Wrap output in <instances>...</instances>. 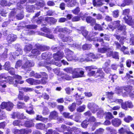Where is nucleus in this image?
Here are the masks:
<instances>
[{"label":"nucleus","mask_w":134,"mask_h":134,"mask_svg":"<svg viewBox=\"0 0 134 134\" xmlns=\"http://www.w3.org/2000/svg\"><path fill=\"white\" fill-rule=\"evenodd\" d=\"M65 53L66 57L68 61H75L77 60L76 57L74 55L73 52L69 49H66Z\"/></svg>","instance_id":"2"},{"label":"nucleus","mask_w":134,"mask_h":134,"mask_svg":"<svg viewBox=\"0 0 134 134\" xmlns=\"http://www.w3.org/2000/svg\"><path fill=\"white\" fill-rule=\"evenodd\" d=\"M45 125L41 123H37L36 124L35 127L37 129L43 130L45 128Z\"/></svg>","instance_id":"28"},{"label":"nucleus","mask_w":134,"mask_h":134,"mask_svg":"<svg viewBox=\"0 0 134 134\" xmlns=\"http://www.w3.org/2000/svg\"><path fill=\"white\" fill-rule=\"evenodd\" d=\"M120 23V20L114 21L111 23V25H108L109 28L112 31H114V30L117 28L118 31L122 32L121 35L126 36V26L124 25H121Z\"/></svg>","instance_id":"1"},{"label":"nucleus","mask_w":134,"mask_h":134,"mask_svg":"<svg viewBox=\"0 0 134 134\" xmlns=\"http://www.w3.org/2000/svg\"><path fill=\"white\" fill-rule=\"evenodd\" d=\"M86 21L88 24H90L92 26L94 25L96 22V19L90 16L86 17Z\"/></svg>","instance_id":"9"},{"label":"nucleus","mask_w":134,"mask_h":134,"mask_svg":"<svg viewBox=\"0 0 134 134\" xmlns=\"http://www.w3.org/2000/svg\"><path fill=\"white\" fill-rule=\"evenodd\" d=\"M82 16L80 15H76L72 17L71 21L72 22H76L80 21Z\"/></svg>","instance_id":"33"},{"label":"nucleus","mask_w":134,"mask_h":134,"mask_svg":"<svg viewBox=\"0 0 134 134\" xmlns=\"http://www.w3.org/2000/svg\"><path fill=\"white\" fill-rule=\"evenodd\" d=\"M20 89L23 90L25 92H30L32 91L33 90L32 88L29 87L21 88V89Z\"/></svg>","instance_id":"57"},{"label":"nucleus","mask_w":134,"mask_h":134,"mask_svg":"<svg viewBox=\"0 0 134 134\" xmlns=\"http://www.w3.org/2000/svg\"><path fill=\"white\" fill-rule=\"evenodd\" d=\"M58 113L57 111L54 110L50 113L49 117H58Z\"/></svg>","instance_id":"32"},{"label":"nucleus","mask_w":134,"mask_h":134,"mask_svg":"<svg viewBox=\"0 0 134 134\" xmlns=\"http://www.w3.org/2000/svg\"><path fill=\"white\" fill-rule=\"evenodd\" d=\"M97 114L98 117H103L104 114V113L103 110H100L97 113Z\"/></svg>","instance_id":"56"},{"label":"nucleus","mask_w":134,"mask_h":134,"mask_svg":"<svg viewBox=\"0 0 134 134\" xmlns=\"http://www.w3.org/2000/svg\"><path fill=\"white\" fill-rule=\"evenodd\" d=\"M37 44L35 45V48H34V56L38 55L41 54L39 49H37Z\"/></svg>","instance_id":"39"},{"label":"nucleus","mask_w":134,"mask_h":134,"mask_svg":"<svg viewBox=\"0 0 134 134\" xmlns=\"http://www.w3.org/2000/svg\"><path fill=\"white\" fill-rule=\"evenodd\" d=\"M78 4V3L76 0H70L69 2L67 3V5L68 7H72L75 6Z\"/></svg>","instance_id":"23"},{"label":"nucleus","mask_w":134,"mask_h":134,"mask_svg":"<svg viewBox=\"0 0 134 134\" xmlns=\"http://www.w3.org/2000/svg\"><path fill=\"white\" fill-rule=\"evenodd\" d=\"M13 124L14 126H23L22 124L21 123L20 121L18 120L14 121L13 122Z\"/></svg>","instance_id":"53"},{"label":"nucleus","mask_w":134,"mask_h":134,"mask_svg":"<svg viewBox=\"0 0 134 134\" xmlns=\"http://www.w3.org/2000/svg\"><path fill=\"white\" fill-rule=\"evenodd\" d=\"M6 79H7V81L9 83L12 84L14 83V79L13 77L9 76L7 77Z\"/></svg>","instance_id":"51"},{"label":"nucleus","mask_w":134,"mask_h":134,"mask_svg":"<svg viewBox=\"0 0 134 134\" xmlns=\"http://www.w3.org/2000/svg\"><path fill=\"white\" fill-rule=\"evenodd\" d=\"M112 125L114 126L117 127L121 124V120L118 118H116L113 119L111 121Z\"/></svg>","instance_id":"16"},{"label":"nucleus","mask_w":134,"mask_h":134,"mask_svg":"<svg viewBox=\"0 0 134 134\" xmlns=\"http://www.w3.org/2000/svg\"><path fill=\"white\" fill-rule=\"evenodd\" d=\"M78 30L80 31L82 34L85 38H86L88 32L85 29V27L83 26H81Z\"/></svg>","instance_id":"14"},{"label":"nucleus","mask_w":134,"mask_h":134,"mask_svg":"<svg viewBox=\"0 0 134 134\" xmlns=\"http://www.w3.org/2000/svg\"><path fill=\"white\" fill-rule=\"evenodd\" d=\"M42 58L44 60H49L51 59V57L48 55L46 52L44 53L41 55Z\"/></svg>","instance_id":"27"},{"label":"nucleus","mask_w":134,"mask_h":134,"mask_svg":"<svg viewBox=\"0 0 134 134\" xmlns=\"http://www.w3.org/2000/svg\"><path fill=\"white\" fill-rule=\"evenodd\" d=\"M34 3H36L34 5V8L37 9L44 7L46 4L45 2L43 0H39L37 1V0H34Z\"/></svg>","instance_id":"6"},{"label":"nucleus","mask_w":134,"mask_h":134,"mask_svg":"<svg viewBox=\"0 0 134 134\" xmlns=\"http://www.w3.org/2000/svg\"><path fill=\"white\" fill-rule=\"evenodd\" d=\"M57 108L60 113L64 110V107L62 105H58L57 106Z\"/></svg>","instance_id":"54"},{"label":"nucleus","mask_w":134,"mask_h":134,"mask_svg":"<svg viewBox=\"0 0 134 134\" xmlns=\"http://www.w3.org/2000/svg\"><path fill=\"white\" fill-rule=\"evenodd\" d=\"M40 30L46 33H48L49 31V29L46 26L41 28Z\"/></svg>","instance_id":"63"},{"label":"nucleus","mask_w":134,"mask_h":134,"mask_svg":"<svg viewBox=\"0 0 134 134\" xmlns=\"http://www.w3.org/2000/svg\"><path fill=\"white\" fill-rule=\"evenodd\" d=\"M104 130L101 128L97 129L94 132V134H102Z\"/></svg>","instance_id":"50"},{"label":"nucleus","mask_w":134,"mask_h":134,"mask_svg":"<svg viewBox=\"0 0 134 134\" xmlns=\"http://www.w3.org/2000/svg\"><path fill=\"white\" fill-rule=\"evenodd\" d=\"M72 78H77L82 77L84 74V72L82 70H80L79 69H77L72 71Z\"/></svg>","instance_id":"4"},{"label":"nucleus","mask_w":134,"mask_h":134,"mask_svg":"<svg viewBox=\"0 0 134 134\" xmlns=\"http://www.w3.org/2000/svg\"><path fill=\"white\" fill-rule=\"evenodd\" d=\"M107 93L108 98L110 99H112L113 97V95L114 94V93H113L112 91L108 92Z\"/></svg>","instance_id":"58"},{"label":"nucleus","mask_w":134,"mask_h":134,"mask_svg":"<svg viewBox=\"0 0 134 134\" xmlns=\"http://www.w3.org/2000/svg\"><path fill=\"white\" fill-rule=\"evenodd\" d=\"M55 30L58 32L64 33H69L70 31L69 29L66 27L59 28L58 27H57L55 28Z\"/></svg>","instance_id":"19"},{"label":"nucleus","mask_w":134,"mask_h":134,"mask_svg":"<svg viewBox=\"0 0 134 134\" xmlns=\"http://www.w3.org/2000/svg\"><path fill=\"white\" fill-rule=\"evenodd\" d=\"M4 67L5 70H8L10 68V63L9 62H7L4 65Z\"/></svg>","instance_id":"46"},{"label":"nucleus","mask_w":134,"mask_h":134,"mask_svg":"<svg viewBox=\"0 0 134 134\" xmlns=\"http://www.w3.org/2000/svg\"><path fill=\"white\" fill-rule=\"evenodd\" d=\"M72 78V76H70L67 74H63L58 79L59 81H61V80L69 81L71 80Z\"/></svg>","instance_id":"13"},{"label":"nucleus","mask_w":134,"mask_h":134,"mask_svg":"<svg viewBox=\"0 0 134 134\" xmlns=\"http://www.w3.org/2000/svg\"><path fill=\"white\" fill-rule=\"evenodd\" d=\"M126 102L128 108H133V105L131 101L129 100L127 101Z\"/></svg>","instance_id":"62"},{"label":"nucleus","mask_w":134,"mask_h":134,"mask_svg":"<svg viewBox=\"0 0 134 134\" xmlns=\"http://www.w3.org/2000/svg\"><path fill=\"white\" fill-rule=\"evenodd\" d=\"M92 16H96V19L97 20L101 19L102 18V15L99 13H98L97 14L95 13H94L92 14Z\"/></svg>","instance_id":"47"},{"label":"nucleus","mask_w":134,"mask_h":134,"mask_svg":"<svg viewBox=\"0 0 134 134\" xmlns=\"http://www.w3.org/2000/svg\"><path fill=\"white\" fill-rule=\"evenodd\" d=\"M76 107V104L75 103H73L70 106L68 107V109L71 111L72 112L75 109Z\"/></svg>","instance_id":"36"},{"label":"nucleus","mask_w":134,"mask_h":134,"mask_svg":"<svg viewBox=\"0 0 134 134\" xmlns=\"http://www.w3.org/2000/svg\"><path fill=\"white\" fill-rule=\"evenodd\" d=\"M95 25L94 27V29L95 30H98V31H101L103 30V27L101 25L99 24H95Z\"/></svg>","instance_id":"26"},{"label":"nucleus","mask_w":134,"mask_h":134,"mask_svg":"<svg viewBox=\"0 0 134 134\" xmlns=\"http://www.w3.org/2000/svg\"><path fill=\"white\" fill-rule=\"evenodd\" d=\"M86 55L87 58L86 59L88 61L92 60V59H94L98 58V57L96 55H94L93 53H90L87 54Z\"/></svg>","instance_id":"18"},{"label":"nucleus","mask_w":134,"mask_h":134,"mask_svg":"<svg viewBox=\"0 0 134 134\" xmlns=\"http://www.w3.org/2000/svg\"><path fill=\"white\" fill-rule=\"evenodd\" d=\"M58 37L64 42H71L72 40L69 36H66L64 34L60 33L58 35Z\"/></svg>","instance_id":"7"},{"label":"nucleus","mask_w":134,"mask_h":134,"mask_svg":"<svg viewBox=\"0 0 134 134\" xmlns=\"http://www.w3.org/2000/svg\"><path fill=\"white\" fill-rule=\"evenodd\" d=\"M125 22L129 25H131L132 22V19L131 17L129 15L125 16L123 18Z\"/></svg>","instance_id":"22"},{"label":"nucleus","mask_w":134,"mask_h":134,"mask_svg":"<svg viewBox=\"0 0 134 134\" xmlns=\"http://www.w3.org/2000/svg\"><path fill=\"white\" fill-rule=\"evenodd\" d=\"M55 64L56 66H60V63H58L57 62H53L52 60V61H51L50 62H41L39 63L38 65L40 66H42L44 67L46 64Z\"/></svg>","instance_id":"10"},{"label":"nucleus","mask_w":134,"mask_h":134,"mask_svg":"<svg viewBox=\"0 0 134 134\" xmlns=\"http://www.w3.org/2000/svg\"><path fill=\"white\" fill-rule=\"evenodd\" d=\"M87 107L93 113H95L99 109L98 106L93 102L89 103L87 105Z\"/></svg>","instance_id":"5"},{"label":"nucleus","mask_w":134,"mask_h":134,"mask_svg":"<svg viewBox=\"0 0 134 134\" xmlns=\"http://www.w3.org/2000/svg\"><path fill=\"white\" fill-rule=\"evenodd\" d=\"M127 130L123 127L121 128L118 130L119 133L120 134H124L126 133Z\"/></svg>","instance_id":"59"},{"label":"nucleus","mask_w":134,"mask_h":134,"mask_svg":"<svg viewBox=\"0 0 134 134\" xmlns=\"http://www.w3.org/2000/svg\"><path fill=\"white\" fill-rule=\"evenodd\" d=\"M96 78L101 76L102 77L103 76H104L105 73L102 70V68H99L96 72Z\"/></svg>","instance_id":"21"},{"label":"nucleus","mask_w":134,"mask_h":134,"mask_svg":"<svg viewBox=\"0 0 134 134\" xmlns=\"http://www.w3.org/2000/svg\"><path fill=\"white\" fill-rule=\"evenodd\" d=\"M16 106L17 108L19 109L23 108L25 107L24 103L20 102H18Z\"/></svg>","instance_id":"37"},{"label":"nucleus","mask_w":134,"mask_h":134,"mask_svg":"<svg viewBox=\"0 0 134 134\" xmlns=\"http://www.w3.org/2000/svg\"><path fill=\"white\" fill-rule=\"evenodd\" d=\"M16 36L15 35L13 34H10L8 35L7 38V41L9 43H10L16 40Z\"/></svg>","instance_id":"15"},{"label":"nucleus","mask_w":134,"mask_h":134,"mask_svg":"<svg viewBox=\"0 0 134 134\" xmlns=\"http://www.w3.org/2000/svg\"><path fill=\"white\" fill-rule=\"evenodd\" d=\"M33 124V121L32 120L26 121L24 124V125L26 127H30Z\"/></svg>","instance_id":"34"},{"label":"nucleus","mask_w":134,"mask_h":134,"mask_svg":"<svg viewBox=\"0 0 134 134\" xmlns=\"http://www.w3.org/2000/svg\"><path fill=\"white\" fill-rule=\"evenodd\" d=\"M85 105H83L82 106H80L76 109V110L77 112H83L85 109Z\"/></svg>","instance_id":"35"},{"label":"nucleus","mask_w":134,"mask_h":134,"mask_svg":"<svg viewBox=\"0 0 134 134\" xmlns=\"http://www.w3.org/2000/svg\"><path fill=\"white\" fill-rule=\"evenodd\" d=\"M31 65L30 62L29 60H27L24 64L22 66V68H25L31 66Z\"/></svg>","instance_id":"41"},{"label":"nucleus","mask_w":134,"mask_h":134,"mask_svg":"<svg viewBox=\"0 0 134 134\" xmlns=\"http://www.w3.org/2000/svg\"><path fill=\"white\" fill-rule=\"evenodd\" d=\"M97 68H95V67L93 66V65L91 66H87L85 67V69L88 72H90L92 69H96Z\"/></svg>","instance_id":"44"},{"label":"nucleus","mask_w":134,"mask_h":134,"mask_svg":"<svg viewBox=\"0 0 134 134\" xmlns=\"http://www.w3.org/2000/svg\"><path fill=\"white\" fill-rule=\"evenodd\" d=\"M128 49V47H125L124 46H123L120 49V50L121 51L123 52L124 54H129V51L125 52V51L126 49Z\"/></svg>","instance_id":"43"},{"label":"nucleus","mask_w":134,"mask_h":134,"mask_svg":"<svg viewBox=\"0 0 134 134\" xmlns=\"http://www.w3.org/2000/svg\"><path fill=\"white\" fill-rule=\"evenodd\" d=\"M32 48V46L31 44H29L25 46L24 50L25 52H27V51H30Z\"/></svg>","instance_id":"48"},{"label":"nucleus","mask_w":134,"mask_h":134,"mask_svg":"<svg viewBox=\"0 0 134 134\" xmlns=\"http://www.w3.org/2000/svg\"><path fill=\"white\" fill-rule=\"evenodd\" d=\"M57 53L53 54V57L55 60L57 61H59L64 56V53L61 50H59L57 52Z\"/></svg>","instance_id":"8"},{"label":"nucleus","mask_w":134,"mask_h":134,"mask_svg":"<svg viewBox=\"0 0 134 134\" xmlns=\"http://www.w3.org/2000/svg\"><path fill=\"white\" fill-rule=\"evenodd\" d=\"M80 12V8L79 7H77L71 10L72 12L75 15H78Z\"/></svg>","instance_id":"31"},{"label":"nucleus","mask_w":134,"mask_h":134,"mask_svg":"<svg viewBox=\"0 0 134 134\" xmlns=\"http://www.w3.org/2000/svg\"><path fill=\"white\" fill-rule=\"evenodd\" d=\"M107 130L110 132L111 134H116L117 133L116 130L111 127H107Z\"/></svg>","instance_id":"38"},{"label":"nucleus","mask_w":134,"mask_h":134,"mask_svg":"<svg viewBox=\"0 0 134 134\" xmlns=\"http://www.w3.org/2000/svg\"><path fill=\"white\" fill-rule=\"evenodd\" d=\"M37 48L39 49V50L41 51H47L50 49L49 46L44 45L37 44Z\"/></svg>","instance_id":"17"},{"label":"nucleus","mask_w":134,"mask_h":134,"mask_svg":"<svg viewBox=\"0 0 134 134\" xmlns=\"http://www.w3.org/2000/svg\"><path fill=\"white\" fill-rule=\"evenodd\" d=\"M88 121L87 120H85L83 121L81 124V126L84 128H87L88 123Z\"/></svg>","instance_id":"45"},{"label":"nucleus","mask_w":134,"mask_h":134,"mask_svg":"<svg viewBox=\"0 0 134 134\" xmlns=\"http://www.w3.org/2000/svg\"><path fill=\"white\" fill-rule=\"evenodd\" d=\"M45 134H60L56 130H53L51 129L48 130V132Z\"/></svg>","instance_id":"40"},{"label":"nucleus","mask_w":134,"mask_h":134,"mask_svg":"<svg viewBox=\"0 0 134 134\" xmlns=\"http://www.w3.org/2000/svg\"><path fill=\"white\" fill-rule=\"evenodd\" d=\"M103 0H92V3L94 7H100L104 4Z\"/></svg>","instance_id":"11"},{"label":"nucleus","mask_w":134,"mask_h":134,"mask_svg":"<svg viewBox=\"0 0 134 134\" xmlns=\"http://www.w3.org/2000/svg\"><path fill=\"white\" fill-rule=\"evenodd\" d=\"M119 12L118 10H114L112 12L113 16L114 18H118L119 16Z\"/></svg>","instance_id":"42"},{"label":"nucleus","mask_w":134,"mask_h":134,"mask_svg":"<svg viewBox=\"0 0 134 134\" xmlns=\"http://www.w3.org/2000/svg\"><path fill=\"white\" fill-rule=\"evenodd\" d=\"M14 77L16 79V80H15L16 83L22 84L24 83V81H19V80L21 79V76L18 75H15Z\"/></svg>","instance_id":"25"},{"label":"nucleus","mask_w":134,"mask_h":134,"mask_svg":"<svg viewBox=\"0 0 134 134\" xmlns=\"http://www.w3.org/2000/svg\"><path fill=\"white\" fill-rule=\"evenodd\" d=\"M103 47H105L100 48H99L98 49V52L102 53H104L106 52H107L108 50V48L106 47L105 45H103Z\"/></svg>","instance_id":"30"},{"label":"nucleus","mask_w":134,"mask_h":134,"mask_svg":"<svg viewBox=\"0 0 134 134\" xmlns=\"http://www.w3.org/2000/svg\"><path fill=\"white\" fill-rule=\"evenodd\" d=\"M14 105L11 102H4L2 103L1 105V108L2 109L5 108L8 111H10L13 108Z\"/></svg>","instance_id":"3"},{"label":"nucleus","mask_w":134,"mask_h":134,"mask_svg":"<svg viewBox=\"0 0 134 134\" xmlns=\"http://www.w3.org/2000/svg\"><path fill=\"white\" fill-rule=\"evenodd\" d=\"M114 36L118 40H119V42L121 45H123L124 44L125 40L126 38V35L120 36V35H114Z\"/></svg>","instance_id":"12"},{"label":"nucleus","mask_w":134,"mask_h":134,"mask_svg":"<svg viewBox=\"0 0 134 134\" xmlns=\"http://www.w3.org/2000/svg\"><path fill=\"white\" fill-rule=\"evenodd\" d=\"M121 107L122 109H125V110H127L128 107L126 102L121 103Z\"/></svg>","instance_id":"60"},{"label":"nucleus","mask_w":134,"mask_h":134,"mask_svg":"<svg viewBox=\"0 0 134 134\" xmlns=\"http://www.w3.org/2000/svg\"><path fill=\"white\" fill-rule=\"evenodd\" d=\"M130 11V9L129 8L125 9L122 11V14L126 16L128 15Z\"/></svg>","instance_id":"55"},{"label":"nucleus","mask_w":134,"mask_h":134,"mask_svg":"<svg viewBox=\"0 0 134 134\" xmlns=\"http://www.w3.org/2000/svg\"><path fill=\"white\" fill-rule=\"evenodd\" d=\"M33 106H31L29 107L26 110V112L29 114H31L33 113Z\"/></svg>","instance_id":"61"},{"label":"nucleus","mask_w":134,"mask_h":134,"mask_svg":"<svg viewBox=\"0 0 134 134\" xmlns=\"http://www.w3.org/2000/svg\"><path fill=\"white\" fill-rule=\"evenodd\" d=\"M76 97L75 100L76 101V103L78 105H80L82 103L83 101L82 100V98L80 96L78 95V93L75 94Z\"/></svg>","instance_id":"20"},{"label":"nucleus","mask_w":134,"mask_h":134,"mask_svg":"<svg viewBox=\"0 0 134 134\" xmlns=\"http://www.w3.org/2000/svg\"><path fill=\"white\" fill-rule=\"evenodd\" d=\"M123 89L127 93V94L130 92H131L133 90L132 86L130 85L124 86L123 87Z\"/></svg>","instance_id":"24"},{"label":"nucleus","mask_w":134,"mask_h":134,"mask_svg":"<svg viewBox=\"0 0 134 134\" xmlns=\"http://www.w3.org/2000/svg\"><path fill=\"white\" fill-rule=\"evenodd\" d=\"M91 44L85 43L82 45V48L83 50H88L91 48Z\"/></svg>","instance_id":"29"},{"label":"nucleus","mask_w":134,"mask_h":134,"mask_svg":"<svg viewBox=\"0 0 134 134\" xmlns=\"http://www.w3.org/2000/svg\"><path fill=\"white\" fill-rule=\"evenodd\" d=\"M48 78H42L41 79V84L45 85L48 82Z\"/></svg>","instance_id":"52"},{"label":"nucleus","mask_w":134,"mask_h":134,"mask_svg":"<svg viewBox=\"0 0 134 134\" xmlns=\"http://www.w3.org/2000/svg\"><path fill=\"white\" fill-rule=\"evenodd\" d=\"M22 62L20 60L18 61L16 63L15 68L17 69L22 65Z\"/></svg>","instance_id":"64"},{"label":"nucleus","mask_w":134,"mask_h":134,"mask_svg":"<svg viewBox=\"0 0 134 134\" xmlns=\"http://www.w3.org/2000/svg\"><path fill=\"white\" fill-rule=\"evenodd\" d=\"M35 119L36 120L40 121L45 123L47 122V118H36Z\"/></svg>","instance_id":"49"}]
</instances>
